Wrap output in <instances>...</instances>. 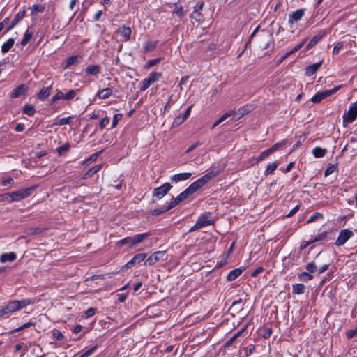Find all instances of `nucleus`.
Wrapping results in <instances>:
<instances>
[{
	"instance_id": "obj_56",
	"label": "nucleus",
	"mask_w": 357,
	"mask_h": 357,
	"mask_svg": "<svg viewBox=\"0 0 357 357\" xmlns=\"http://www.w3.org/2000/svg\"><path fill=\"white\" fill-rule=\"evenodd\" d=\"M109 118L106 116L103 118L100 122V127L101 129L105 128L109 123Z\"/></svg>"
},
{
	"instance_id": "obj_13",
	"label": "nucleus",
	"mask_w": 357,
	"mask_h": 357,
	"mask_svg": "<svg viewBox=\"0 0 357 357\" xmlns=\"http://www.w3.org/2000/svg\"><path fill=\"white\" fill-rule=\"evenodd\" d=\"M197 221H198V226L199 225L202 226V227H206L208 225H211L213 222V221L211 219L210 213H207L201 215L198 218Z\"/></svg>"
},
{
	"instance_id": "obj_7",
	"label": "nucleus",
	"mask_w": 357,
	"mask_h": 357,
	"mask_svg": "<svg viewBox=\"0 0 357 357\" xmlns=\"http://www.w3.org/2000/svg\"><path fill=\"white\" fill-rule=\"evenodd\" d=\"M342 87L341 85L334 87L332 89L330 90H325L323 91H320L317 93L314 96L312 97L311 101L314 103H319L322 100L326 98L328 96H330L333 94H334L335 92H337L340 88Z\"/></svg>"
},
{
	"instance_id": "obj_17",
	"label": "nucleus",
	"mask_w": 357,
	"mask_h": 357,
	"mask_svg": "<svg viewBox=\"0 0 357 357\" xmlns=\"http://www.w3.org/2000/svg\"><path fill=\"white\" fill-rule=\"evenodd\" d=\"M325 31H321L318 34L314 36L306 46V50H310L316 45L317 43L325 36Z\"/></svg>"
},
{
	"instance_id": "obj_63",
	"label": "nucleus",
	"mask_w": 357,
	"mask_h": 357,
	"mask_svg": "<svg viewBox=\"0 0 357 357\" xmlns=\"http://www.w3.org/2000/svg\"><path fill=\"white\" fill-rule=\"evenodd\" d=\"M343 47L342 43H338L333 49V54H337Z\"/></svg>"
},
{
	"instance_id": "obj_61",
	"label": "nucleus",
	"mask_w": 357,
	"mask_h": 357,
	"mask_svg": "<svg viewBox=\"0 0 357 357\" xmlns=\"http://www.w3.org/2000/svg\"><path fill=\"white\" fill-rule=\"evenodd\" d=\"M356 335H357V327L353 330H350L347 333V337L348 339L353 338Z\"/></svg>"
},
{
	"instance_id": "obj_62",
	"label": "nucleus",
	"mask_w": 357,
	"mask_h": 357,
	"mask_svg": "<svg viewBox=\"0 0 357 357\" xmlns=\"http://www.w3.org/2000/svg\"><path fill=\"white\" fill-rule=\"evenodd\" d=\"M96 310L95 308H93V307L89 308L85 312L86 317L89 318L91 317H93L96 314Z\"/></svg>"
},
{
	"instance_id": "obj_59",
	"label": "nucleus",
	"mask_w": 357,
	"mask_h": 357,
	"mask_svg": "<svg viewBox=\"0 0 357 357\" xmlns=\"http://www.w3.org/2000/svg\"><path fill=\"white\" fill-rule=\"evenodd\" d=\"M69 144H66L61 146L58 147L56 150L59 154H61L63 152L67 151L69 149Z\"/></svg>"
},
{
	"instance_id": "obj_8",
	"label": "nucleus",
	"mask_w": 357,
	"mask_h": 357,
	"mask_svg": "<svg viewBox=\"0 0 357 357\" xmlns=\"http://www.w3.org/2000/svg\"><path fill=\"white\" fill-rule=\"evenodd\" d=\"M172 186L169 183H165L160 187L155 188L153 191V197L158 199L164 197L172 189Z\"/></svg>"
},
{
	"instance_id": "obj_49",
	"label": "nucleus",
	"mask_w": 357,
	"mask_h": 357,
	"mask_svg": "<svg viewBox=\"0 0 357 357\" xmlns=\"http://www.w3.org/2000/svg\"><path fill=\"white\" fill-rule=\"evenodd\" d=\"M132 243V237H126L119 241L117 242V245L121 246L125 244H129V245Z\"/></svg>"
},
{
	"instance_id": "obj_25",
	"label": "nucleus",
	"mask_w": 357,
	"mask_h": 357,
	"mask_svg": "<svg viewBox=\"0 0 357 357\" xmlns=\"http://www.w3.org/2000/svg\"><path fill=\"white\" fill-rule=\"evenodd\" d=\"M100 72V67L98 65H89L86 69L85 73L87 75H96Z\"/></svg>"
},
{
	"instance_id": "obj_28",
	"label": "nucleus",
	"mask_w": 357,
	"mask_h": 357,
	"mask_svg": "<svg viewBox=\"0 0 357 357\" xmlns=\"http://www.w3.org/2000/svg\"><path fill=\"white\" fill-rule=\"evenodd\" d=\"M33 34V31L31 28H28L26 31L24 37L21 41V44L22 46H25L30 41Z\"/></svg>"
},
{
	"instance_id": "obj_50",
	"label": "nucleus",
	"mask_w": 357,
	"mask_h": 357,
	"mask_svg": "<svg viewBox=\"0 0 357 357\" xmlns=\"http://www.w3.org/2000/svg\"><path fill=\"white\" fill-rule=\"evenodd\" d=\"M70 122V117H65L60 119L56 123V125L58 126H63V125H68Z\"/></svg>"
},
{
	"instance_id": "obj_33",
	"label": "nucleus",
	"mask_w": 357,
	"mask_h": 357,
	"mask_svg": "<svg viewBox=\"0 0 357 357\" xmlns=\"http://www.w3.org/2000/svg\"><path fill=\"white\" fill-rule=\"evenodd\" d=\"M26 15V11L24 9L20 10L15 16L13 20H12V22H13L14 24H17L20 20H22Z\"/></svg>"
},
{
	"instance_id": "obj_43",
	"label": "nucleus",
	"mask_w": 357,
	"mask_h": 357,
	"mask_svg": "<svg viewBox=\"0 0 357 357\" xmlns=\"http://www.w3.org/2000/svg\"><path fill=\"white\" fill-rule=\"evenodd\" d=\"M121 118H122L121 114H114L113 116L111 128H114L117 126L119 121H120L121 119Z\"/></svg>"
},
{
	"instance_id": "obj_12",
	"label": "nucleus",
	"mask_w": 357,
	"mask_h": 357,
	"mask_svg": "<svg viewBox=\"0 0 357 357\" xmlns=\"http://www.w3.org/2000/svg\"><path fill=\"white\" fill-rule=\"evenodd\" d=\"M305 9L301 8L296 10V11L292 12L289 17L288 22L289 24H292L294 22H297L303 17L305 14Z\"/></svg>"
},
{
	"instance_id": "obj_10",
	"label": "nucleus",
	"mask_w": 357,
	"mask_h": 357,
	"mask_svg": "<svg viewBox=\"0 0 357 357\" xmlns=\"http://www.w3.org/2000/svg\"><path fill=\"white\" fill-rule=\"evenodd\" d=\"M353 236V232L348 229H342L337 237L336 241V245L337 246L343 245L351 236Z\"/></svg>"
},
{
	"instance_id": "obj_5",
	"label": "nucleus",
	"mask_w": 357,
	"mask_h": 357,
	"mask_svg": "<svg viewBox=\"0 0 357 357\" xmlns=\"http://www.w3.org/2000/svg\"><path fill=\"white\" fill-rule=\"evenodd\" d=\"M344 123H351L357 118V101L351 103L347 111L342 116Z\"/></svg>"
},
{
	"instance_id": "obj_24",
	"label": "nucleus",
	"mask_w": 357,
	"mask_h": 357,
	"mask_svg": "<svg viewBox=\"0 0 357 357\" xmlns=\"http://www.w3.org/2000/svg\"><path fill=\"white\" fill-rule=\"evenodd\" d=\"M321 63H322V62L321 61V62L315 63L311 66H307L305 70V74L307 76L313 75L317 72V70L319 68Z\"/></svg>"
},
{
	"instance_id": "obj_2",
	"label": "nucleus",
	"mask_w": 357,
	"mask_h": 357,
	"mask_svg": "<svg viewBox=\"0 0 357 357\" xmlns=\"http://www.w3.org/2000/svg\"><path fill=\"white\" fill-rule=\"evenodd\" d=\"M219 173V170L213 169L203 176L200 177L193 183H192L187 189L191 195L202 188L205 184L208 183L212 178H215Z\"/></svg>"
},
{
	"instance_id": "obj_46",
	"label": "nucleus",
	"mask_w": 357,
	"mask_h": 357,
	"mask_svg": "<svg viewBox=\"0 0 357 357\" xmlns=\"http://www.w3.org/2000/svg\"><path fill=\"white\" fill-rule=\"evenodd\" d=\"M285 144V141H282V142H277L275 143L274 145H273L270 149V151L271 152V153H273V152H275V151H277L280 147H281L282 146H283L284 144Z\"/></svg>"
},
{
	"instance_id": "obj_6",
	"label": "nucleus",
	"mask_w": 357,
	"mask_h": 357,
	"mask_svg": "<svg viewBox=\"0 0 357 357\" xmlns=\"http://www.w3.org/2000/svg\"><path fill=\"white\" fill-rule=\"evenodd\" d=\"M190 195H192L188 190L186 188L183 192L180 193L176 197L173 198L172 201L163 209V211H167L177 205H178L181 202L186 199L188 197H189Z\"/></svg>"
},
{
	"instance_id": "obj_1",
	"label": "nucleus",
	"mask_w": 357,
	"mask_h": 357,
	"mask_svg": "<svg viewBox=\"0 0 357 357\" xmlns=\"http://www.w3.org/2000/svg\"><path fill=\"white\" fill-rule=\"evenodd\" d=\"M30 299H23L21 301H12L0 309V317L10 316L13 312L20 310L26 305L32 304Z\"/></svg>"
},
{
	"instance_id": "obj_14",
	"label": "nucleus",
	"mask_w": 357,
	"mask_h": 357,
	"mask_svg": "<svg viewBox=\"0 0 357 357\" xmlns=\"http://www.w3.org/2000/svg\"><path fill=\"white\" fill-rule=\"evenodd\" d=\"M146 257V253H139L135 255L127 264L125 265L126 268H130L135 264H139Z\"/></svg>"
},
{
	"instance_id": "obj_20",
	"label": "nucleus",
	"mask_w": 357,
	"mask_h": 357,
	"mask_svg": "<svg viewBox=\"0 0 357 357\" xmlns=\"http://www.w3.org/2000/svg\"><path fill=\"white\" fill-rule=\"evenodd\" d=\"M173 13L181 18L187 14V10L178 3H175L174 4Z\"/></svg>"
},
{
	"instance_id": "obj_53",
	"label": "nucleus",
	"mask_w": 357,
	"mask_h": 357,
	"mask_svg": "<svg viewBox=\"0 0 357 357\" xmlns=\"http://www.w3.org/2000/svg\"><path fill=\"white\" fill-rule=\"evenodd\" d=\"M335 169H336V167L335 165H331L326 169V171L324 172V176H328L331 175V174H333L335 172Z\"/></svg>"
},
{
	"instance_id": "obj_58",
	"label": "nucleus",
	"mask_w": 357,
	"mask_h": 357,
	"mask_svg": "<svg viewBox=\"0 0 357 357\" xmlns=\"http://www.w3.org/2000/svg\"><path fill=\"white\" fill-rule=\"evenodd\" d=\"M326 237V233H321L319 234H318L317 236H316L314 237V238L312 241V242H317V241H322V240H324Z\"/></svg>"
},
{
	"instance_id": "obj_3",
	"label": "nucleus",
	"mask_w": 357,
	"mask_h": 357,
	"mask_svg": "<svg viewBox=\"0 0 357 357\" xmlns=\"http://www.w3.org/2000/svg\"><path fill=\"white\" fill-rule=\"evenodd\" d=\"M161 77V73L155 71L151 72L147 77L142 80L139 86V90L141 91H146L151 84L158 81Z\"/></svg>"
},
{
	"instance_id": "obj_38",
	"label": "nucleus",
	"mask_w": 357,
	"mask_h": 357,
	"mask_svg": "<svg viewBox=\"0 0 357 357\" xmlns=\"http://www.w3.org/2000/svg\"><path fill=\"white\" fill-rule=\"evenodd\" d=\"M12 198L13 197L11 192L0 195V202H6L8 203H12L13 202V200H11Z\"/></svg>"
},
{
	"instance_id": "obj_39",
	"label": "nucleus",
	"mask_w": 357,
	"mask_h": 357,
	"mask_svg": "<svg viewBox=\"0 0 357 357\" xmlns=\"http://www.w3.org/2000/svg\"><path fill=\"white\" fill-rule=\"evenodd\" d=\"M98 348V345H95L88 349L87 351H84L82 355H80L79 357H89L91 355H92Z\"/></svg>"
},
{
	"instance_id": "obj_48",
	"label": "nucleus",
	"mask_w": 357,
	"mask_h": 357,
	"mask_svg": "<svg viewBox=\"0 0 357 357\" xmlns=\"http://www.w3.org/2000/svg\"><path fill=\"white\" fill-rule=\"evenodd\" d=\"M52 335L54 338L56 340H61L63 338V333L59 330H54L52 331Z\"/></svg>"
},
{
	"instance_id": "obj_37",
	"label": "nucleus",
	"mask_w": 357,
	"mask_h": 357,
	"mask_svg": "<svg viewBox=\"0 0 357 357\" xmlns=\"http://www.w3.org/2000/svg\"><path fill=\"white\" fill-rule=\"evenodd\" d=\"M326 150L320 147H315L312 150V153L315 158H322L326 154Z\"/></svg>"
},
{
	"instance_id": "obj_9",
	"label": "nucleus",
	"mask_w": 357,
	"mask_h": 357,
	"mask_svg": "<svg viewBox=\"0 0 357 357\" xmlns=\"http://www.w3.org/2000/svg\"><path fill=\"white\" fill-rule=\"evenodd\" d=\"M165 251H157L150 255L146 260L145 264L149 266H152L160 261H165L166 259Z\"/></svg>"
},
{
	"instance_id": "obj_55",
	"label": "nucleus",
	"mask_w": 357,
	"mask_h": 357,
	"mask_svg": "<svg viewBox=\"0 0 357 357\" xmlns=\"http://www.w3.org/2000/svg\"><path fill=\"white\" fill-rule=\"evenodd\" d=\"M75 95H76V91L70 90L66 94H64V99L65 100H71L75 96Z\"/></svg>"
},
{
	"instance_id": "obj_54",
	"label": "nucleus",
	"mask_w": 357,
	"mask_h": 357,
	"mask_svg": "<svg viewBox=\"0 0 357 357\" xmlns=\"http://www.w3.org/2000/svg\"><path fill=\"white\" fill-rule=\"evenodd\" d=\"M234 113V110H231L229 112H226L221 117H220L219 122H223L225 120H226L228 117L231 116Z\"/></svg>"
},
{
	"instance_id": "obj_27",
	"label": "nucleus",
	"mask_w": 357,
	"mask_h": 357,
	"mask_svg": "<svg viewBox=\"0 0 357 357\" xmlns=\"http://www.w3.org/2000/svg\"><path fill=\"white\" fill-rule=\"evenodd\" d=\"M242 272H243V269H241V268L234 269L228 273V275L227 276V279L229 281H233V280H236L242 273Z\"/></svg>"
},
{
	"instance_id": "obj_40",
	"label": "nucleus",
	"mask_w": 357,
	"mask_h": 357,
	"mask_svg": "<svg viewBox=\"0 0 357 357\" xmlns=\"http://www.w3.org/2000/svg\"><path fill=\"white\" fill-rule=\"evenodd\" d=\"M156 47V42L148 41L144 45V50L146 52H150L155 50Z\"/></svg>"
},
{
	"instance_id": "obj_32",
	"label": "nucleus",
	"mask_w": 357,
	"mask_h": 357,
	"mask_svg": "<svg viewBox=\"0 0 357 357\" xmlns=\"http://www.w3.org/2000/svg\"><path fill=\"white\" fill-rule=\"evenodd\" d=\"M35 112H36V109H35L33 105H30V104H26L24 105V107L23 108L24 114H25L29 116H31L34 114Z\"/></svg>"
},
{
	"instance_id": "obj_64",
	"label": "nucleus",
	"mask_w": 357,
	"mask_h": 357,
	"mask_svg": "<svg viewBox=\"0 0 357 357\" xmlns=\"http://www.w3.org/2000/svg\"><path fill=\"white\" fill-rule=\"evenodd\" d=\"M321 215L319 213H314L309 218L307 222V223L312 222L313 221H314L315 219H317L318 217H321Z\"/></svg>"
},
{
	"instance_id": "obj_15",
	"label": "nucleus",
	"mask_w": 357,
	"mask_h": 357,
	"mask_svg": "<svg viewBox=\"0 0 357 357\" xmlns=\"http://www.w3.org/2000/svg\"><path fill=\"white\" fill-rule=\"evenodd\" d=\"M151 234L149 232L139 234L132 237V243L129 245V248H132L135 245L141 243L144 239L147 238Z\"/></svg>"
},
{
	"instance_id": "obj_36",
	"label": "nucleus",
	"mask_w": 357,
	"mask_h": 357,
	"mask_svg": "<svg viewBox=\"0 0 357 357\" xmlns=\"http://www.w3.org/2000/svg\"><path fill=\"white\" fill-rule=\"evenodd\" d=\"M270 154H271V152L270 151L269 149H266V150L264 151L263 152H261L259 157L252 158V160H255V162H259L264 160Z\"/></svg>"
},
{
	"instance_id": "obj_19",
	"label": "nucleus",
	"mask_w": 357,
	"mask_h": 357,
	"mask_svg": "<svg viewBox=\"0 0 357 357\" xmlns=\"http://www.w3.org/2000/svg\"><path fill=\"white\" fill-rule=\"evenodd\" d=\"M17 258L16 253L13 252H8V253H3L0 257V261L1 263H6V262H12L15 261Z\"/></svg>"
},
{
	"instance_id": "obj_16",
	"label": "nucleus",
	"mask_w": 357,
	"mask_h": 357,
	"mask_svg": "<svg viewBox=\"0 0 357 357\" xmlns=\"http://www.w3.org/2000/svg\"><path fill=\"white\" fill-rule=\"evenodd\" d=\"M191 176H192V173H190V172L179 173V174L173 175L171 177V180L173 182L177 183L180 181L188 180Z\"/></svg>"
},
{
	"instance_id": "obj_47",
	"label": "nucleus",
	"mask_w": 357,
	"mask_h": 357,
	"mask_svg": "<svg viewBox=\"0 0 357 357\" xmlns=\"http://www.w3.org/2000/svg\"><path fill=\"white\" fill-rule=\"evenodd\" d=\"M33 324L32 322H27V323H25L24 324H23L22 326L13 330L10 333H15V332H18V331H20L22 330H24L25 328H27L29 327H30L31 326H32Z\"/></svg>"
},
{
	"instance_id": "obj_57",
	"label": "nucleus",
	"mask_w": 357,
	"mask_h": 357,
	"mask_svg": "<svg viewBox=\"0 0 357 357\" xmlns=\"http://www.w3.org/2000/svg\"><path fill=\"white\" fill-rule=\"evenodd\" d=\"M45 8L42 6L34 4L32 7V13H37L38 12H43Z\"/></svg>"
},
{
	"instance_id": "obj_30",
	"label": "nucleus",
	"mask_w": 357,
	"mask_h": 357,
	"mask_svg": "<svg viewBox=\"0 0 357 357\" xmlns=\"http://www.w3.org/2000/svg\"><path fill=\"white\" fill-rule=\"evenodd\" d=\"M261 39L265 40L266 41L264 46L261 47L262 50H266L270 46V43L271 41V36L268 34L267 32L264 31H262L261 34L259 35Z\"/></svg>"
},
{
	"instance_id": "obj_29",
	"label": "nucleus",
	"mask_w": 357,
	"mask_h": 357,
	"mask_svg": "<svg viewBox=\"0 0 357 357\" xmlns=\"http://www.w3.org/2000/svg\"><path fill=\"white\" fill-rule=\"evenodd\" d=\"M15 43V40L13 38H9L6 42H5L1 46V52L3 54L7 53L10 51V50L13 47Z\"/></svg>"
},
{
	"instance_id": "obj_45",
	"label": "nucleus",
	"mask_w": 357,
	"mask_h": 357,
	"mask_svg": "<svg viewBox=\"0 0 357 357\" xmlns=\"http://www.w3.org/2000/svg\"><path fill=\"white\" fill-rule=\"evenodd\" d=\"M160 61V58L149 60L146 63V64L145 66V68H149L151 67H153V66L157 65L158 63H159Z\"/></svg>"
},
{
	"instance_id": "obj_23",
	"label": "nucleus",
	"mask_w": 357,
	"mask_h": 357,
	"mask_svg": "<svg viewBox=\"0 0 357 357\" xmlns=\"http://www.w3.org/2000/svg\"><path fill=\"white\" fill-rule=\"evenodd\" d=\"M102 165L98 164L96 165L89 169L87 172L84 175L83 178L86 179L88 178L92 177L96 173L101 169Z\"/></svg>"
},
{
	"instance_id": "obj_31",
	"label": "nucleus",
	"mask_w": 357,
	"mask_h": 357,
	"mask_svg": "<svg viewBox=\"0 0 357 357\" xmlns=\"http://www.w3.org/2000/svg\"><path fill=\"white\" fill-rule=\"evenodd\" d=\"M81 59H82V56H78V55L70 56L69 58H68V59L66 61V65L65 68H67L70 66L79 63Z\"/></svg>"
},
{
	"instance_id": "obj_34",
	"label": "nucleus",
	"mask_w": 357,
	"mask_h": 357,
	"mask_svg": "<svg viewBox=\"0 0 357 357\" xmlns=\"http://www.w3.org/2000/svg\"><path fill=\"white\" fill-rule=\"evenodd\" d=\"M278 165H279V162H277L269 164L267 166V167L264 172V175L268 176V175L272 174L277 169V167H278Z\"/></svg>"
},
{
	"instance_id": "obj_42",
	"label": "nucleus",
	"mask_w": 357,
	"mask_h": 357,
	"mask_svg": "<svg viewBox=\"0 0 357 357\" xmlns=\"http://www.w3.org/2000/svg\"><path fill=\"white\" fill-rule=\"evenodd\" d=\"M244 329H242L234 335L225 344L226 346L231 345L243 333Z\"/></svg>"
},
{
	"instance_id": "obj_26",
	"label": "nucleus",
	"mask_w": 357,
	"mask_h": 357,
	"mask_svg": "<svg viewBox=\"0 0 357 357\" xmlns=\"http://www.w3.org/2000/svg\"><path fill=\"white\" fill-rule=\"evenodd\" d=\"M112 89L111 88H105L99 91L97 93V96L99 99L108 98L112 94Z\"/></svg>"
},
{
	"instance_id": "obj_21",
	"label": "nucleus",
	"mask_w": 357,
	"mask_h": 357,
	"mask_svg": "<svg viewBox=\"0 0 357 357\" xmlns=\"http://www.w3.org/2000/svg\"><path fill=\"white\" fill-rule=\"evenodd\" d=\"M118 33L121 35V37L124 38V40H128L130 38L132 31L130 27L122 26L118 30Z\"/></svg>"
},
{
	"instance_id": "obj_60",
	"label": "nucleus",
	"mask_w": 357,
	"mask_h": 357,
	"mask_svg": "<svg viewBox=\"0 0 357 357\" xmlns=\"http://www.w3.org/2000/svg\"><path fill=\"white\" fill-rule=\"evenodd\" d=\"M300 208V205L298 204L296 205L294 208H292L289 213L288 214L286 215L287 218H290V217H292L295 213H297V211L299 210Z\"/></svg>"
},
{
	"instance_id": "obj_44",
	"label": "nucleus",
	"mask_w": 357,
	"mask_h": 357,
	"mask_svg": "<svg viewBox=\"0 0 357 357\" xmlns=\"http://www.w3.org/2000/svg\"><path fill=\"white\" fill-rule=\"evenodd\" d=\"M306 269L310 272V273H315L317 271V265L315 264L314 261H312L309 264H307V266H306Z\"/></svg>"
},
{
	"instance_id": "obj_11",
	"label": "nucleus",
	"mask_w": 357,
	"mask_h": 357,
	"mask_svg": "<svg viewBox=\"0 0 357 357\" xmlns=\"http://www.w3.org/2000/svg\"><path fill=\"white\" fill-rule=\"evenodd\" d=\"M204 6V2L203 1H198L194 6L193 12L190 15V17L192 19H195L196 21L201 22L204 20L201 10H202V8Z\"/></svg>"
},
{
	"instance_id": "obj_41",
	"label": "nucleus",
	"mask_w": 357,
	"mask_h": 357,
	"mask_svg": "<svg viewBox=\"0 0 357 357\" xmlns=\"http://www.w3.org/2000/svg\"><path fill=\"white\" fill-rule=\"evenodd\" d=\"M60 99H64V93L61 91H57L56 94L52 97L51 102H55Z\"/></svg>"
},
{
	"instance_id": "obj_18",
	"label": "nucleus",
	"mask_w": 357,
	"mask_h": 357,
	"mask_svg": "<svg viewBox=\"0 0 357 357\" xmlns=\"http://www.w3.org/2000/svg\"><path fill=\"white\" fill-rule=\"evenodd\" d=\"M52 89V84L47 87H43L41 89L40 92L37 95V98L40 100H46L51 93V91Z\"/></svg>"
},
{
	"instance_id": "obj_52",
	"label": "nucleus",
	"mask_w": 357,
	"mask_h": 357,
	"mask_svg": "<svg viewBox=\"0 0 357 357\" xmlns=\"http://www.w3.org/2000/svg\"><path fill=\"white\" fill-rule=\"evenodd\" d=\"M307 38H305L304 40H303L299 44H298L297 45H296L290 52H291V54H294V52H297L298 50H299L306 43L307 41Z\"/></svg>"
},
{
	"instance_id": "obj_22",
	"label": "nucleus",
	"mask_w": 357,
	"mask_h": 357,
	"mask_svg": "<svg viewBox=\"0 0 357 357\" xmlns=\"http://www.w3.org/2000/svg\"><path fill=\"white\" fill-rule=\"evenodd\" d=\"M26 92V89L24 85L21 84L16 87L10 93L11 98H16L21 95L24 94Z\"/></svg>"
},
{
	"instance_id": "obj_35",
	"label": "nucleus",
	"mask_w": 357,
	"mask_h": 357,
	"mask_svg": "<svg viewBox=\"0 0 357 357\" xmlns=\"http://www.w3.org/2000/svg\"><path fill=\"white\" fill-rule=\"evenodd\" d=\"M293 293L296 294H302L305 292V287L303 284H296L292 287Z\"/></svg>"
},
{
	"instance_id": "obj_51",
	"label": "nucleus",
	"mask_w": 357,
	"mask_h": 357,
	"mask_svg": "<svg viewBox=\"0 0 357 357\" xmlns=\"http://www.w3.org/2000/svg\"><path fill=\"white\" fill-rule=\"evenodd\" d=\"M300 278L303 280H311L313 276L310 273L304 271L300 274Z\"/></svg>"
},
{
	"instance_id": "obj_4",
	"label": "nucleus",
	"mask_w": 357,
	"mask_h": 357,
	"mask_svg": "<svg viewBox=\"0 0 357 357\" xmlns=\"http://www.w3.org/2000/svg\"><path fill=\"white\" fill-rule=\"evenodd\" d=\"M36 186L33 185L26 188L20 189L19 190L12 192L13 198L11 200L13 202H19L23 199L29 197L32 192L36 190Z\"/></svg>"
}]
</instances>
